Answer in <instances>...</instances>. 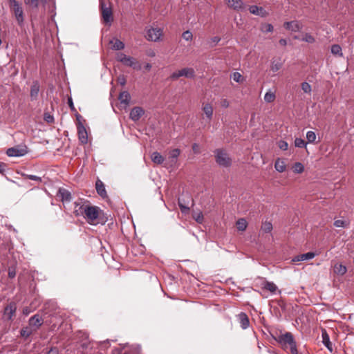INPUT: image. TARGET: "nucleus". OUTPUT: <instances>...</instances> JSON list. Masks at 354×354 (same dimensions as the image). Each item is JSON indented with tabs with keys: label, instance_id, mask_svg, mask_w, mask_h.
<instances>
[{
	"label": "nucleus",
	"instance_id": "f3484780",
	"mask_svg": "<svg viewBox=\"0 0 354 354\" xmlns=\"http://www.w3.org/2000/svg\"><path fill=\"white\" fill-rule=\"evenodd\" d=\"M57 196L60 198L61 201L64 202H70L71 200V192L64 189V188H60L57 193Z\"/></svg>",
	"mask_w": 354,
	"mask_h": 354
},
{
	"label": "nucleus",
	"instance_id": "774afa93",
	"mask_svg": "<svg viewBox=\"0 0 354 354\" xmlns=\"http://www.w3.org/2000/svg\"><path fill=\"white\" fill-rule=\"evenodd\" d=\"M145 68L146 70L149 71L151 68V65L150 64L147 63L145 66Z\"/></svg>",
	"mask_w": 354,
	"mask_h": 354
},
{
	"label": "nucleus",
	"instance_id": "603ef678",
	"mask_svg": "<svg viewBox=\"0 0 354 354\" xmlns=\"http://www.w3.org/2000/svg\"><path fill=\"white\" fill-rule=\"evenodd\" d=\"M278 147L281 149V150H283V151H286L288 149V145L287 143V142L284 141V140H280L278 143Z\"/></svg>",
	"mask_w": 354,
	"mask_h": 354
},
{
	"label": "nucleus",
	"instance_id": "37998d69",
	"mask_svg": "<svg viewBox=\"0 0 354 354\" xmlns=\"http://www.w3.org/2000/svg\"><path fill=\"white\" fill-rule=\"evenodd\" d=\"M193 218L198 223H202L204 220L203 214L201 212L194 214Z\"/></svg>",
	"mask_w": 354,
	"mask_h": 354
},
{
	"label": "nucleus",
	"instance_id": "052dcab7",
	"mask_svg": "<svg viewBox=\"0 0 354 354\" xmlns=\"http://www.w3.org/2000/svg\"><path fill=\"white\" fill-rule=\"evenodd\" d=\"M16 275V271L14 268H10L8 271V277L10 278H14Z\"/></svg>",
	"mask_w": 354,
	"mask_h": 354
},
{
	"label": "nucleus",
	"instance_id": "ddd939ff",
	"mask_svg": "<svg viewBox=\"0 0 354 354\" xmlns=\"http://www.w3.org/2000/svg\"><path fill=\"white\" fill-rule=\"evenodd\" d=\"M17 306L15 303L9 304L4 309L3 317L7 320H11L15 314Z\"/></svg>",
	"mask_w": 354,
	"mask_h": 354
},
{
	"label": "nucleus",
	"instance_id": "5701e85b",
	"mask_svg": "<svg viewBox=\"0 0 354 354\" xmlns=\"http://www.w3.org/2000/svg\"><path fill=\"white\" fill-rule=\"evenodd\" d=\"M39 91V84L37 82H33L30 88V97L32 100H36L37 98Z\"/></svg>",
	"mask_w": 354,
	"mask_h": 354
},
{
	"label": "nucleus",
	"instance_id": "13d9d810",
	"mask_svg": "<svg viewBox=\"0 0 354 354\" xmlns=\"http://www.w3.org/2000/svg\"><path fill=\"white\" fill-rule=\"evenodd\" d=\"M118 82L122 86H124L126 84V78L124 75H120L118 77Z\"/></svg>",
	"mask_w": 354,
	"mask_h": 354
},
{
	"label": "nucleus",
	"instance_id": "9d476101",
	"mask_svg": "<svg viewBox=\"0 0 354 354\" xmlns=\"http://www.w3.org/2000/svg\"><path fill=\"white\" fill-rule=\"evenodd\" d=\"M77 133H78V139L82 144H86L88 142V134L87 131L82 124V123L79 122L77 124Z\"/></svg>",
	"mask_w": 354,
	"mask_h": 354
},
{
	"label": "nucleus",
	"instance_id": "c85d7f7f",
	"mask_svg": "<svg viewBox=\"0 0 354 354\" xmlns=\"http://www.w3.org/2000/svg\"><path fill=\"white\" fill-rule=\"evenodd\" d=\"M347 271L345 266L341 263H336L334 266V272L339 275H344Z\"/></svg>",
	"mask_w": 354,
	"mask_h": 354
},
{
	"label": "nucleus",
	"instance_id": "423d86ee",
	"mask_svg": "<svg viewBox=\"0 0 354 354\" xmlns=\"http://www.w3.org/2000/svg\"><path fill=\"white\" fill-rule=\"evenodd\" d=\"M28 153V148L26 145H17L7 149L6 154L10 157H21Z\"/></svg>",
	"mask_w": 354,
	"mask_h": 354
},
{
	"label": "nucleus",
	"instance_id": "bf43d9fd",
	"mask_svg": "<svg viewBox=\"0 0 354 354\" xmlns=\"http://www.w3.org/2000/svg\"><path fill=\"white\" fill-rule=\"evenodd\" d=\"M46 354H59V349L57 347H52Z\"/></svg>",
	"mask_w": 354,
	"mask_h": 354
},
{
	"label": "nucleus",
	"instance_id": "c9c22d12",
	"mask_svg": "<svg viewBox=\"0 0 354 354\" xmlns=\"http://www.w3.org/2000/svg\"><path fill=\"white\" fill-rule=\"evenodd\" d=\"M334 225L336 227H347L349 225V222L344 220H335Z\"/></svg>",
	"mask_w": 354,
	"mask_h": 354
},
{
	"label": "nucleus",
	"instance_id": "4c0bfd02",
	"mask_svg": "<svg viewBox=\"0 0 354 354\" xmlns=\"http://www.w3.org/2000/svg\"><path fill=\"white\" fill-rule=\"evenodd\" d=\"M306 138L308 140V142L313 143L316 140V134L313 131H308L306 133Z\"/></svg>",
	"mask_w": 354,
	"mask_h": 354
},
{
	"label": "nucleus",
	"instance_id": "6e6d98bb",
	"mask_svg": "<svg viewBox=\"0 0 354 354\" xmlns=\"http://www.w3.org/2000/svg\"><path fill=\"white\" fill-rule=\"evenodd\" d=\"M221 41V38L219 37H214L212 38H211V40H210V43H211V46H215L216 44H217L219 41Z\"/></svg>",
	"mask_w": 354,
	"mask_h": 354
},
{
	"label": "nucleus",
	"instance_id": "a878e982",
	"mask_svg": "<svg viewBox=\"0 0 354 354\" xmlns=\"http://www.w3.org/2000/svg\"><path fill=\"white\" fill-rule=\"evenodd\" d=\"M118 98L122 104L127 106L129 104L131 97L127 91H123L120 93Z\"/></svg>",
	"mask_w": 354,
	"mask_h": 354
},
{
	"label": "nucleus",
	"instance_id": "bb28decb",
	"mask_svg": "<svg viewBox=\"0 0 354 354\" xmlns=\"http://www.w3.org/2000/svg\"><path fill=\"white\" fill-rule=\"evenodd\" d=\"M180 153V150L178 149H174L169 152V159L171 163L176 164L177 162L178 157Z\"/></svg>",
	"mask_w": 354,
	"mask_h": 354
},
{
	"label": "nucleus",
	"instance_id": "ea45409f",
	"mask_svg": "<svg viewBox=\"0 0 354 354\" xmlns=\"http://www.w3.org/2000/svg\"><path fill=\"white\" fill-rule=\"evenodd\" d=\"M40 0H24L26 5L29 6L33 8H37Z\"/></svg>",
	"mask_w": 354,
	"mask_h": 354
},
{
	"label": "nucleus",
	"instance_id": "4468645a",
	"mask_svg": "<svg viewBox=\"0 0 354 354\" xmlns=\"http://www.w3.org/2000/svg\"><path fill=\"white\" fill-rule=\"evenodd\" d=\"M28 324L30 327L34 328L33 330H36L42 325L43 319L39 315L36 314L29 319Z\"/></svg>",
	"mask_w": 354,
	"mask_h": 354
},
{
	"label": "nucleus",
	"instance_id": "aec40b11",
	"mask_svg": "<svg viewBox=\"0 0 354 354\" xmlns=\"http://www.w3.org/2000/svg\"><path fill=\"white\" fill-rule=\"evenodd\" d=\"M95 187L97 192L100 196H102V198H105L107 196L105 186L101 180H98L96 181Z\"/></svg>",
	"mask_w": 354,
	"mask_h": 354
},
{
	"label": "nucleus",
	"instance_id": "8fccbe9b",
	"mask_svg": "<svg viewBox=\"0 0 354 354\" xmlns=\"http://www.w3.org/2000/svg\"><path fill=\"white\" fill-rule=\"evenodd\" d=\"M44 120L48 123H53L54 122V118L49 113H45L44 115Z\"/></svg>",
	"mask_w": 354,
	"mask_h": 354
},
{
	"label": "nucleus",
	"instance_id": "09e8293b",
	"mask_svg": "<svg viewBox=\"0 0 354 354\" xmlns=\"http://www.w3.org/2000/svg\"><path fill=\"white\" fill-rule=\"evenodd\" d=\"M127 57V55H126L125 54H124L122 53H118L116 56L117 60L122 64H124Z\"/></svg>",
	"mask_w": 354,
	"mask_h": 354
},
{
	"label": "nucleus",
	"instance_id": "864d4df0",
	"mask_svg": "<svg viewBox=\"0 0 354 354\" xmlns=\"http://www.w3.org/2000/svg\"><path fill=\"white\" fill-rule=\"evenodd\" d=\"M281 67V63H280V62L275 63L274 62H273L272 63L271 69L274 72H276L278 70H279Z\"/></svg>",
	"mask_w": 354,
	"mask_h": 354
},
{
	"label": "nucleus",
	"instance_id": "473e14b6",
	"mask_svg": "<svg viewBox=\"0 0 354 354\" xmlns=\"http://www.w3.org/2000/svg\"><path fill=\"white\" fill-rule=\"evenodd\" d=\"M301 40L308 44H313L315 41V37L311 34L308 32L304 34L303 37L301 38Z\"/></svg>",
	"mask_w": 354,
	"mask_h": 354
},
{
	"label": "nucleus",
	"instance_id": "f03ea898",
	"mask_svg": "<svg viewBox=\"0 0 354 354\" xmlns=\"http://www.w3.org/2000/svg\"><path fill=\"white\" fill-rule=\"evenodd\" d=\"M9 7L15 19L19 26H23L25 20L24 8L19 1L17 0H8Z\"/></svg>",
	"mask_w": 354,
	"mask_h": 354
},
{
	"label": "nucleus",
	"instance_id": "cd10ccee",
	"mask_svg": "<svg viewBox=\"0 0 354 354\" xmlns=\"http://www.w3.org/2000/svg\"><path fill=\"white\" fill-rule=\"evenodd\" d=\"M322 342L330 351H332V344L330 342L329 336L326 330L322 331Z\"/></svg>",
	"mask_w": 354,
	"mask_h": 354
},
{
	"label": "nucleus",
	"instance_id": "39448f33",
	"mask_svg": "<svg viewBox=\"0 0 354 354\" xmlns=\"http://www.w3.org/2000/svg\"><path fill=\"white\" fill-rule=\"evenodd\" d=\"M195 76V71L192 68H183L181 70L174 72L170 78L172 80H176L180 77H185L187 78H194Z\"/></svg>",
	"mask_w": 354,
	"mask_h": 354
},
{
	"label": "nucleus",
	"instance_id": "c756f323",
	"mask_svg": "<svg viewBox=\"0 0 354 354\" xmlns=\"http://www.w3.org/2000/svg\"><path fill=\"white\" fill-rule=\"evenodd\" d=\"M110 43L113 44L112 49L113 50H119L124 48V44L118 39L111 41Z\"/></svg>",
	"mask_w": 354,
	"mask_h": 354
},
{
	"label": "nucleus",
	"instance_id": "79ce46f5",
	"mask_svg": "<svg viewBox=\"0 0 354 354\" xmlns=\"http://www.w3.org/2000/svg\"><path fill=\"white\" fill-rule=\"evenodd\" d=\"M261 230L266 233L271 232V230H272V223L270 222L263 223L261 226Z\"/></svg>",
	"mask_w": 354,
	"mask_h": 354
},
{
	"label": "nucleus",
	"instance_id": "2eb2a0df",
	"mask_svg": "<svg viewBox=\"0 0 354 354\" xmlns=\"http://www.w3.org/2000/svg\"><path fill=\"white\" fill-rule=\"evenodd\" d=\"M228 7L234 10H243L245 8V4L242 0H225Z\"/></svg>",
	"mask_w": 354,
	"mask_h": 354
},
{
	"label": "nucleus",
	"instance_id": "f8f14e48",
	"mask_svg": "<svg viewBox=\"0 0 354 354\" xmlns=\"http://www.w3.org/2000/svg\"><path fill=\"white\" fill-rule=\"evenodd\" d=\"M145 111L140 106H136L133 108L129 114V118L131 120L136 122L144 115Z\"/></svg>",
	"mask_w": 354,
	"mask_h": 354
},
{
	"label": "nucleus",
	"instance_id": "58836bf2",
	"mask_svg": "<svg viewBox=\"0 0 354 354\" xmlns=\"http://www.w3.org/2000/svg\"><path fill=\"white\" fill-rule=\"evenodd\" d=\"M315 257V254L312 252H309L305 254H300V259L302 261L312 259Z\"/></svg>",
	"mask_w": 354,
	"mask_h": 354
},
{
	"label": "nucleus",
	"instance_id": "338daca9",
	"mask_svg": "<svg viewBox=\"0 0 354 354\" xmlns=\"http://www.w3.org/2000/svg\"><path fill=\"white\" fill-rule=\"evenodd\" d=\"M279 44L282 46H286L287 44V41L285 39H281L279 40Z\"/></svg>",
	"mask_w": 354,
	"mask_h": 354
},
{
	"label": "nucleus",
	"instance_id": "5fc2aeb1",
	"mask_svg": "<svg viewBox=\"0 0 354 354\" xmlns=\"http://www.w3.org/2000/svg\"><path fill=\"white\" fill-rule=\"evenodd\" d=\"M220 105L223 108H227L230 106V102L227 99L223 98V99H221V100L220 102Z\"/></svg>",
	"mask_w": 354,
	"mask_h": 354
},
{
	"label": "nucleus",
	"instance_id": "69168bd1",
	"mask_svg": "<svg viewBox=\"0 0 354 354\" xmlns=\"http://www.w3.org/2000/svg\"><path fill=\"white\" fill-rule=\"evenodd\" d=\"M292 261L296 262V261H301L302 260H301V259H300V254H299V255H297V256L295 257L292 259Z\"/></svg>",
	"mask_w": 354,
	"mask_h": 354
},
{
	"label": "nucleus",
	"instance_id": "a18cd8bd",
	"mask_svg": "<svg viewBox=\"0 0 354 354\" xmlns=\"http://www.w3.org/2000/svg\"><path fill=\"white\" fill-rule=\"evenodd\" d=\"M261 30L263 32H271L273 31V26L270 24H265L262 25Z\"/></svg>",
	"mask_w": 354,
	"mask_h": 354
},
{
	"label": "nucleus",
	"instance_id": "6e6552de",
	"mask_svg": "<svg viewBox=\"0 0 354 354\" xmlns=\"http://www.w3.org/2000/svg\"><path fill=\"white\" fill-rule=\"evenodd\" d=\"M162 35V30L160 28H151L147 32L146 38L149 41H157Z\"/></svg>",
	"mask_w": 354,
	"mask_h": 354
},
{
	"label": "nucleus",
	"instance_id": "680f3d73",
	"mask_svg": "<svg viewBox=\"0 0 354 354\" xmlns=\"http://www.w3.org/2000/svg\"><path fill=\"white\" fill-rule=\"evenodd\" d=\"M6 170V165L3 162H0V173L3 174Z\"/></svg>",
	"mask_w": 354,
	"mask_h": 354
},
{
	"label": "nucleus",
	"instance_id": "c03bdc74",
	"mask_svg": "<svg viewBox=\"0 0 354 354\" xmlns=\"http://www.w3.org/2000/svg\"><path fill=\"white\" fill-rule=\"evenodd\" d=\"M295 145L299 148H303L306 146V142L301 138H297L295 140Z\"/></svg>",
	"mask_w": 354,
	"mask_h": 354
},
{
	"label": "nucleus",
	"instance_id": "a19ab883",
	"mask_svg": "<svg viewBox=\"0 0 354 354\" xmlns=\"http://www.w3.org/2000/svg\"><path fill=\"white\" fill-rule=\"evenodd\" d=\"M32 330L29 327H26V328H24L21 330V335L24 337H29L32 333Z\"/></svg>",
	"mask_w": 354,
	"mask_h": 354
},
{
	"label": "nucleus",
	"instance_id": "4be33fe9",
	"mask_svg": "<svg viewBox=\"0 0 354 354\" xmlns=\"http://www.w3.org/2000/svg\"><path fill=\"white\" fill-rule=\"evenodd\" d=\"M274 168L277 171L280 173L285 171L286 169V165L284 160L277 158L274 163Z\"/></svg>",
	"mask_w": 354,
	"mask_h": 354
},
{
	"label": "nucleus",
	"instance_id": "49530a36",
	"mask_svg": "<svg viewBox=\"0 0 354 354\" xmlns=\"http://www.w3.org/2000/svg\"><path fill=\"white\" fill-rule=\"evenodd\" d=\"M301 89L303 91L306 93H311V86L308 82H303L301 84Z\"/></svg>",
	"mask_w": 354,
	"mask_h": 354
},
{
	"label": "nucleus",
	"instance_id": "f704fd0d",
	"mask_svg": "<svg viewBox=\"0 0 354 354\" xmlns=\"http://www.w3.org/2000/svg\"><path fill=\"white\" fill-rule=\"evenodd\" d=\"M231 77L232 78V80L236 82H238V83H241L243 82L244 80V78L242 76V75L239 73V72H234L232 73V75H231Z\"/></svg>",
	"mask_w": 354,
	"mask_h": 354
},
{
	"label": "nucleus",
	"instance_id": "6ab92c4d",
	"mask_svg": "<svg viewBox=\"0 0 354 354\" xmlns=\"http://www.w3.org/2000/svg\"><path fill=\"white\" fill-rule=\"evenodd\" d=\"M239 323L241 324V326L243 329H246L249 327L250 322H249L248 317L247 316V315L245 313H241L239 315Z\"/></svg>",
	"mask_w": 354,
	"mask_h": 354
},
{
	"label": "nucleus",
	"instance_id": "20e7f679",
	"mask_svg": "<svg viewBox=\"0 0 354 354\" xmlns=\"http://www.w3.org/2000/svg\"><path fill=\"white\" fill-rule=\"evenodd\" d=\"M216 163L222 167H229L232 165V160L229 155L223 149H218L214 152Z\"/></svg>",
	"mask_w": 354,
	"mask_h": 354
},
{
	"label": "nucleus",
	"instance_id": "de8ad7c7",
	"mask_svg": "<svg viewBox=\"0 0 354 354\" xmlns=\"http://www.w3.org/2000/svg\"><path fill=\"white\" fill-rule=\"evenodd\" d=\"M26 178L37 181L38 183L41 182V178L39 176H35V175H30V174H24Z\"/></svg>",
	"mask_w": 354,
	"mask_h": 354
},
{
	"label": "nucleus",
	"instance_id": "393cba45",
	"mask_svg": "<svg viewBox=\"0 0 354 354\" xmlns=\"http://www.w3.org/2000/svg\"><path fill=\"white\" fill-rule=\"evenodd\" d=\"M151 158L153 162L157 165H161L165 160V158L157 151L152 153Z\"/></svg>",
	"mask_w": 354,
	"mask_h": 354
},
{
	"label": "nucleus",
	"instance_id": "dca6fc26",
	"mask_svg": "<svg viewBox=\"0 0 354 354\" xmlns=\"http://www.w3.org/2000/svg\"><path fill=\"white\" fill-rule=\"evenodd\" d=\"M123 64L127 66L131 67L136 70L141 69V65L140 63L135 58L130 56H127Z\"/></svg>",
	"mask_w": 354,
	"mask_h": 354
},
{
	"label": "nucleus",
	"instance_id": "a211bd4d",
	"mask_svg": "<svg viewBox=\"0 0 354 354\" xmlns=\"http://www.w3.org/2000/svg\"><path fill=\"white\" fill-rule=\"evenodd\" d=\"M202 110L204 113V114L205 115L207 119L210 121L212 118V116H213V107L212 106L209 104V103H206V104H203L202 105Z\"/></svg>",
	"mask_w": 354,
	"mask_h": 354
},
{
	"label": "nucleus",
	"instance_id": "412c9836",
	"mask_svg": "<svg viewBox=\"0 0 354 354\" xmlns=\"http://www.w3.org/2000/svg\"><path fill=\"white\" fill-rule=\"evenodd\" d=\"M249 10H250V13L255 15H258V16H261V17H264L266 15V12L263 10V8L262 7H259L257 6H250Z\"/></svg>",
	"mask_w": 354,
	"mask_h": 354
},
{
	"label": "nucleus",
	"instance_id": "7ed1b4c3",
	"mask_svg": "<svg viewBox=\"0 0 354 354\" xmlns=\"http://www.w3.org/2000/svg\"><path fill=\"white\" fill-rule=\"evenodd\" d=\"M100 209L97 206H91L88 204L86 209H84V218L91 225H96L98 223Z\"/></svg>",
	"mask_w": 354,
	"mask_h": 354
},
{
	"label": "nucleus",
	"instance_id": "e2e57ef3",
	"mask_svg": "<svg viewBox=\"0 0 354 354\" xmlns=\"http://www.w3.org/2000/svg\"><path fill=\"white\" fill-rule=\"evenodd\" d=\"M113 354H126V353H122V350L120 348H115L113 351Z\"/></svg>",
	"mask_w": 354,
	"mask_h": 354
},
{
	"label": "nucleus",
	"instance_id": "b1692460",
	"mask_svg": "<svg viewBox=\"0 0 354 354\" xmlns=\"http://www.w3.org/2000/svg\"><path fill=\"white\" fill-rule=\"evenodd\" d=\"M262 288L270 291L272 293H275L278 290L277 286L275 283L271 281H265L262 284Z\"/></svg>",
	"mask_w": 354,
	"mask_h": 354
},
{
	"label": "nucleus",
	"instance_id": "9b49d317",
	"mask_svg": "<svg viewBox=\"0 0 354 354\" xmlns=\"http://www.w3.org/2000/svg\"><path fill=\"white\" fill-rule=\"evenodd\" d=\"M283 26L286 29L289 30L292 32H298L302 29V24L299 21H291L285 22Z\"/></svg>",
	"mask_w": 354,
	"mask_h": 354
},
{
	"label": "nucleus",
	"instance_id": "4d7b16f0",
	"mask_svg": "<svg viewBox=\"0 0 354 354\" xmlns=\"http://www.w3.org/2000/svg\"><path fill=\"white\" fill-rule=\"evenodd\" d=\"M178 205L183 213H187L188 212L189 207L182 204L180 200L178 201Z\"/></svg>",
	"mask_w": 354,
	"mask_h": 354
},
{
	"label": "nucleus",
	"instance_id": "e433bc0d",
	"mask_svg": "<svg viewBox=\"0 0 354 354\" xmlns=\"http://www.w3.org/2000/svg\"><path fill=\"white\" fill-rule=\"evenodd\" d=\"M293 171L297 174H301L304 170V167L301 162H296L293 167Z\"/></svg>",
	"mask_w": 354,
	"mask_h": 354
},
{
	"label": "nucleus",
	"instance_id": "f257e3e1",
	"mask_svg": "<svg viewBox=\"0 0 354 354\" xmlns=\"http://www.w3.org/2000/svg\"><path fill=\"white\" fill-rule=\"evenodd\" d=\"M276 340L284 350L289 349L291 354H298L297 344L291 333L286 332L284 334L279 335Z\"/></svg>",
	"mask_w": 354,
	"mask_h": 354
},
{
	"label": "nucleus",
	"instance_id": "2f4dec72",
	"mask_svg": "<svg viewBox=\"0 0 354 354\" xmlns=\"http://www.w3.org/2000/svg\"><path fill=\"white\" fill-rule=\"evenodd\" d=\"M248 225V223L245 218H240L236 221V227L239 230L244 231Z\"/></svg>",
	"mask_w": 354,
	"mask_h": 354
},
{
	"label": "nucleus",
	"instance_id": "3c124183",
	"mask_svg": "<svg viewBox=\"0 0 354 354\" xmlns=\"http://www.w3.org/2000/svg\"><path fill=\"white\" fill-rule=\"evenodd\" d=\"M192 33L189 30H186L183 33V37L186 41H189L192 39Z\"/></svg>",
	"mask_w": 354,
	"mask_h": 354
},
{
	"label": "nucleus",
	"instance_id": "1a4fd4ad",
	"mask_svg": "<svg viewBox=\"0 0 354 354\" xmlns=\"http://www.w3.org/2000/svg\"><path fill=\"white\" fill-rule=\"evenodd\" d=\"M102 17L104 21L110 24L113 21V13L110 7H107L102 1L100 2Z\"/></svg>",
	"mask_w": 354,
	"mask_h": 354
},
{
	"label": "nucleus",
	"instance_id": "0eeeda50",
	"mask_svg": "<svg viewBox=\"0 0 354 354\" xmlns=\"http://www.w3.org/2000/svg\"><path fill=\"white\" fill-rule=\"evenodd\" d=\"M88 205V202L83 199H78L74 202V210L73 214L75 216H84V209Z\"/></svg>",
	"mask_w": 354,
	"mask_h": 354
},
{
	"label": "nucleus",
	"instance_id": "0e129e2a",
	"mask_svg": "<svg viewBox=\"0 0 354 354\" xmlns=\"http://www.w3.org/2000/svg\"><path fill=\"white\" fill-rule=\"evenodd\" d=\"M68 104H69L70 107H71L72 109H74L73 103V100H72V98H71V97L68 98Z\"/></svg>",
	"mask_w": 354,
	"mask_h": 354
},
{
	"label": "nucleus",
	"instance_id": "72a5a7b5",
	"mask_svg": "<svg viewBox=\"0 0 354 354\" xmlns=\"http://www.w3.org/2000/svg\"><path fill=\"white\" fill-rule=\"evenodd\" d=\"M275 97L274 93L269 91L265 94L264 100L268 103H270L275 100Z\"/></svg>",
	"mask_w": 354,
	"mask_h": 354
},
{
	"label": "nucleus",
	"instance_id": "7c9ffc66",
	"mask_svg": "<svg viewBox=\"0 0 354 354\" xmlns=\"http://www.w3.org/2000/svg\"><path fill=\"white\" fill-rule=\"evenodd\" d=\"M331 53L335 55H338L339 57L343 56L342 48L338 44H333L331 46Z\"/></svg>",
	"mask_w": 354,
	"mask_h": 354
}]
</instances>
